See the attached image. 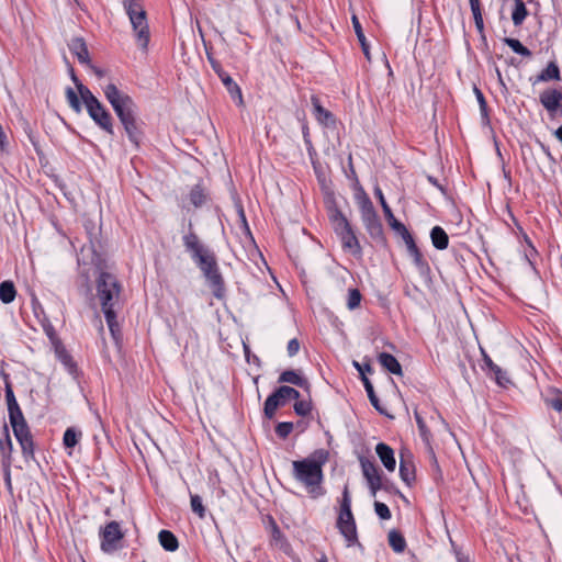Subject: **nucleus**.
<instances>
[{"instance_id":"cd10ccee","label":"nucleus","mask_w":562,"mask_h":562,"mask_svg":"<svg viewBox=\"0 0 562 562\" xmlns=\"http://www.w3.org/2000/svg\"><path fill=\"white\" fill-rule=\"evenodd\" d=\"M362 383L371 405L382 415H387L386 411L381 406L380 400L378 398L373 385L368 376H363Z\"/></svg>"},{"instance_id":"774afa93","label":"nucleus","mask_w":562,"mask_h":562,"mask_svg":"<svg viewBox=\"0 0 562 562\" xmlns=\"http://www.w3.org/2000/svg\"><path fill=\"white\" fill-rule=\"evenodd\" d=\"M471 9H476L480 5V0H469Z\"/></svg>"},{"instance_id":"ea45409f","label":"nucleus","mask_w":562,"mask_h":562,"mask_svg":"<svg viewBox=\"0 0 562 562\" xmlns=\"http://www.w3.org/2000/svg\"><path fill=\"white\" fill-rule=\"evenodd\" d=\"M4 440H0V451L4 459H10L13 447L9 435L8 426H4Z\"/></svg>"},{"instance_id":"37998d69","label":"nucleus","mask_w":562,"mask_h":562,"mask_svg":"<svg viewBox=\"0 0 562 562\" xmlns=\"http://www.w3.org/2000/svg\"><path fill=\"white\" fill-rule=\"evenodd\" d=\"M293 430V423L281 422L276 426V434L279 438L285 439Z\"/></svg>"},{"instance_id":"bf43d9fd","label":"nucleus","mask_w":562,"mask_h":562,"mask_svg":"<svg viewBox=\"0 0 562 562\" xmlns=\"http://www.w3.org/2000/svg\"><path fill=\"white\" fill-rule=\"evenodd\" d=\"M374 193H375L376 198H378V199H379V201H380V204H381V206H382V210L384 211V206H385V205H389V204H387V202H386V200H385V198H384V195H383L382 190H381L380 188H378V187H376V188L374 189Z\"/></svg>"},{"instance_id":"39448f33","label":"nucleus","mask_w":562,"mask_h":562,"mask_svg":"<svg viewBox=\"0 0 562 562\" xmlns=\"http://www.w3.org/2000/svg\"><path fill=\"white\" fill-rule=\"evenodd\" d=\"M336 527L345 538L347 547H357L361 553L364 552V547L358 539L357 525L351 510V497L348 486H345L342 491Z\"/></svg>"},{"instance_id":"f03ea898","label":"nucleus","mask_w":562,"mask_h":562,"mask_svg":"<svg viewBox=\"0 0 562 562\" xmlns=\"http://www.w3.org/2000/svg\"><path fill=\"white\" fill-rule=\"evenodd\" d=\"M329 452L326 449H316L306 458L292 462L293 479L305 487L312 498L324 496L323 467L327 463Z\"/></svg>"},{"instance_id":"f704fd0d","label":"nucleus","mask_w":562,"mask_h":562,"mask_svg":"<svg viewBox=\"0 0 562 562\" xmlns=\"http://www.w3.org/2000/svg\"><path fill=\"white\" fill-rule=\"evenodd\" d=\"M503 42L518 55H521L524 57H531L532 55L531 50L524 46L521 42L517 38L505 37Z\"/></svg>"},{"instance_id":"a18cd8bd","label":"nucleus","mask_w":562,"mask_h":562,"mask_svg":"<svg viewBox=\"0 0 562 562\" xmlns=\"http://www.w3.org/2000/svg\"><path fill=\"white\" fill-rule=\"evenodd\" d=\"M1 376L3 378V381H4L5 402L8 403V402L16 400L13 389H12L10 375L8 373H5L4 371H1Z\"/></svg>"},{"instance_id":"9b49d317","label":"nucleus","mask_w":562,"mask_h":562,"mask_svg":"<svg viewBox=\"0 0 562 562\" xmlns=\"http://www.w3.org/2000/svg\"><path fill=\"white\" fill-rule=\"evenodd\" d=\"M300 397V392L288 385H282L278 387L274 392H272L263 404V413L265 416L269 419L273 418L277 409L280 406H283L289 400H297Z\"/></svg>"},{"instance_id":"412c9836","label":"nucleus","mask_w":562,"mask_h":562,"mask_svg":"<svg viewBox=\"0 0 562 562\" xmlns=\"http://www.w3.org/2000/svg\"><path fill=\"white\" fill-rule=\"evenodd\" d=\"M378 360L380 364L390 373L395 375L403 374L402 366L393 355L387 352H381L378 356Z\"/></svg>"},{"instance_id":"58836bf2","label":"nucleus","mask_w":562,"mask_h":562,"mask_svg":"<svg viewBox=\"0 0 562 562\" xmlns=\"http://www.w3.org/2000/svg\"><path fill=\"white\" fill-rule=\"evenodd\" d=\"M474 93H475L476 100L480 105V112H481L482 120H483V122L488 123L490 117H488V110H487V103H486L485 97H484L483 92L476 87L474 88Z\"/></svg>"},{"instance_id":"a211bd4d","label":"nucleus","mask_w":562,"mask_h":562,"mask_svg":"<svg viewBox=\"0 0 562 562\" xmlns=\"http://www.w3.org/2000/svg\"><path fill=\"white\" fill-rule=\"evenodd\" d=\"M69 50L77 57L78 61L91 66L90 55L86 42L81 37H75L68 44Z\"/></svg>"},{"instance_id":"aec40b11","label":"nucleus","mask_w":562,"mask_h":562,"mask_svg":"<svg viewBox=\"0 0 562 562\" xmlns=\"http://www.w3.org/2000/svg\"><path fill=\"white\" fill-rule=\"evenodd\" d=\"M561 79L560 68L557 61H550L541 72L535 77L530 78L532 85H537L539 82H549L552 80L559 81Z\"/></svg>"},{"instance_id":"69168bd1","label":"nucleus","mask_w":562,"mask_h":562,"mask_svg":"<svg viewBox=\"0 0 562 562\" xmlns=\"http://www.w3.org/2000/svg\"><path fill=\"white\" fill-rule=\"evenodd\" d=\"M427 180L436 188H438L441 192H445V188L439 183V181L437 180V178L432 177V176H428L427 177Z\"/></svg>"},{"instance_id":"f3484780","label":"nucleus","mask_w":562,"mask_h":562,"mask_svg":"<svg viewBox=\"0 0 562 562\" xmlns=\"http://www.w3.org/2000/svg\"><path fill=\"white\" fill-rule=\"evenodd\" d=\"M121 124L124 127V131L130 139V142L135 146L139 147L140 142L144 136V132L142 130V126L137 120V115H134L123 122Z\"/></svg>"},{"instance_id":"c85d7f7f","label":"nucleus","mask_w":562,"mask_h":562,"mask_svg":"<svg viewBox=\"0 0 562 562\" xmlns=\"http://www.w3.org/2000/svg\"><path fill=\"white\" fill-rule=\"evenodd\" d=\"M351 21H352V26H353L355 33L357 35V38L361 45L362 52H363L364 56L367 57V59L370 60L371 57H370L369 44L364 36L360 21L356 15H352Z\"/></svg>"},{"instance_id":"79ce46f5","label":"nucleus","mask_w":562,"mask_h":562,"mask_svg":"<svg viewBox=\"0 0 562 562\" xmlns=\"http://www.w3.org/2000/svg\"><path fill=\"white\" fill-rule=\"evenodd\" d=\"M362 295L358 289H350L348 291L347 306L349 310H356L360 306Z\"/></svg>"},{"instance_id":"72a5a7b5","label":"nucleus","mask_w":562,"mask_h":562,"mask_svg":"<svg viewBox=\"0 0 562 562\" xmlns=\"http://www.w3.org/2000/svg\"><path fill=\"white\" fill-rule=\"evenodd\" d=\"M360 464L362 469V474L366 477L367 482L373 480L374 477H382L379 469L375 463L367 458H360Z\"/></svg>"},{"instance_id":"052dcab7","label":"nucleus","mask_w":562,"mask_h":562,"mask_svg":"<svg viewBox=\"0 0 562 562\" xmlns=\"http://www.w3.org/2000/svg\"><path fill=\"white\" fill-rule=\"evenodd\" d=\"M415 419H416L418 429L420 430V432H424L427 429L426 423L417 412H415Z\"/></svg>"},{"instance_id":"0eeeda50","label":"nucleus","mask_w":562,"mask_h":562,"mask_svg":"<svg viewBox=\"0 0 562 562\" xmlns=\"http://www.w3.org/2000/svg\"><path fill=\"white\" fill-rule=\"evenodd\" d=\"M360 215L362 224L371 239L381 247H386L387 239L384 234L382 222L374 209L370 198L364 194L360 201Z\"/></svg>"},{"instance_id":"ddd939ff","label":"nucleus","mask_w":562,"mask_h":562,"mask_svg":"<svg viewBox=\"0 0 562 562\" xmlns=\"http://www.w3.org/2000/svg\"><path fill=\"white\" fill-rule=\"evenodd\" d=\"M539 102L544 108L550 120L562 117V92L555 88L544 89L539 94Z\"/></svg>"},{"instance_id":"4468645a","label":"nucleus","mask_w":562,"mask_h":562,"mask_svg":"<svg viewBox=\"0 0 562 562\" xmlns=\"http://www.w3.org/2000/svg\"><path fill=\"white\" fill-rule=\"evenodd\" d=\"M207 59L211 64L212 69L218 76L223 85L225 86L227 92L231 94L232 99H238L239 103H243V94L239 86L234 81V79L223 69L221 63L216 60L211 55H207Z\"/></svg>"},{"instance_id":"338daca9","label":"nucleus","mask_w":562,"mask_h":562,"mask_svg":"<svg viewBox=\"0 0 562 562\" xmlns=\"http://www.w3.org/2000/svg\"><path fill=\"white\" fill-rule=\"evenodd\" d=\"M89 67L92 69V71L94 72V75L97 77L102 78L104 76V70H102L101 68H98V67L93 66L92 64Z\"/></svg>"},{"instance_id":"2f4dec72","label":"nucleus","mask_w":562,"mask_h":562,"mask_svg":"<svg viewBox=\"0 0 562 562\" xmlns=\"http://www.w3.org/2000/svg\"><path fill=\"white\" fill-rule=\"evenodd\" d=\"M528 15V10L526 8V4L522 0H515L514 2V10L512 13V20L515 26H519L522 24L525 19Z\"/></svg>"},{"instance_id":"864d4df0","label":"nucleus","mask_w":562,"mask_h":562,"mask_svg":"<svg viewBox=\"0 0 562 562\" xmlns=\"http://www.w3.org/2000/svg\"><path fill=\"white\" fill-rule=\"evenodd\" d=\"M353 366L358 370V372L360 373L361 380L363 379V376H367V373H372L373 372V368L368 362L359 363L357 361H353Z\"/></svg>"},{"instance_id":"6e6552de","label":"nucleus","mask_w":562,"mask_h":562,"mask_svg":"<svg viewBox=\"0 0 562 562\" xmlns=\"http://www.w3.org/2000/svg\"><path fill=\"white\" fill-rule=\"evenodd\" d=\"M103 93L120 122L137 115V105L134 99L130 94L120 90L114 83H108L104 86Z\"/></svg>"},{"instance_id":"f257e3e1","label":"nucleus","mask_w":562,"mask_h":562,"mask_svg":"<svg viewBox=\"0 0 562 562\" xmlns=\"http://www.w3.org/2000/svg\"><path fill=\"white\" fill-rule=\"evenodd\" d=\"M190 231L182 236V243L191 260L199 268L204 277L214 297L223 300L226 294L225 280L221 272L215 252L204 245L199 236L192 231V223H189Z\"/></svg>"},{"instance_id":"49530a36","label":"nucleus","mask_w":562,"mask_h":562,"mask_svg":"<svg viewBox=\"0 0 562 562\" xmlns=\"http://www.w3.org/2000/svg\"><path fill=\"white\" fill-rule=\"evenodd\" d=\"M471 11L473 14V19H474V23H475V27H476L477 32L484 37V22H483L481 5H477L476 9H471Z\"/></svg>"},{"instance_id":"13d9d810","label":"nucleus","mask_w":562,"mask_h":562,"mask_svg":"<svg viewBox=\"0 0 562 562\" xmlns=\"http://www.w3.org/2000/svg\"><path fill=\"white\" fill-rule=\"evenodd\" d=\"M536 143L539 145V147L541 148V150L543 151V154L549 158V160H551L552 162H555V158L553 157V155L551 154V150L549 148V146H547L546 144H543L540 139H536Z\"/></svg>"},{"instance_id":"4c0bfd02","label":"nucleus","mask_w":562,"mask_h":562,"mask_svg":"<svg viewBox=\"0 0 562 562\" xmlns=\"http://www.w3.org/2000/svg\"><path fill=\"white\" fill-rule=\"evenodd\" d=\"M66 99H67V101L69 103V106L76 113H80L81 112V102H80L79 95L77 94V92L71 87H67L66 88Z\"/></svg>"},{"instance_id":"de8ad7c7","label":"nucleus","mask_w":562,"mask_h":562,"mask_svg":"<svg viewBox=\"0 0 562 562\" xmlns=\"http://www.w3.org/2000/svg\"><path fill=\"white\" fill-rule=\"evenodd\" d=\"M374 510L375 514L383 520H387L392 516L389 506L381 502H374Z\"/></svg>"},{"instance_id":"7c9ffc66","label":"nucleus","mask_w":562,"mask_h":562,"mask_svg":"<svg viewBox=\"0 0 562 562\" xmlns=\"http://www.w3.org/2000/svg\"><path fill=\"white\" fill-rule=\"evenodd\" d=\"M387 538H389V544L393 549L394 552H396V553L404 552V550L406 548V540H405L404 536L398 530L392 529L389 532Z\"/></svg>"},{"instance_id":"bb28decb","label":"nucleus","mask_w":562,"mask_h":562,"mask_svg":"<svg viewBox=\"0 0 562 562\" xmlns=\"http://www.w3.org/2000/svg\"><path fill=\"white\" fill-rule=\"evenodd\" d=\"M408 255L412 257L413 262L420 276H428L430 273V266L424 258L418 247L412 251H408Z\"/></svg>"},{"instance_id":"8fccbe9b","label":"nucleus","mask_w":562,"mask_h":562,"mask_svg":"<svg viewBox=\"0 0 562 562\" xmlns=\"http://www.w3.org/2000/svg\"><path fill=\"white\" fill-rule=\"evenodd\" d=\"M400 236L403 238V240H404V243L406 245L407 252L417 248V245H416L412 234L409 233V231L407 228L404 232H402L400 234Z\"/></svg>"},{"instance_id":"423d86ee","label":"nucleus","mask_w":562,"mask_h":562,"mask_svg":"<svg viewBox=\"0 0 562 562\" xmlns=\"http://www.w3.org/2000/svg\"><path fill=\"white\" fill-rule=\"evenodd\" d=\"M329 221L333 225L335 234L338 236L344 250L351 252L353 256H361L362 248L356 232L338 207H333L329 211Z\"/></svg>"},{"instance_id":"2eb2a0df","label":"nucleus","mask_w":562,"mask_h":562,"mask_svg":"<svg viewBox=\"0 0 562 562\" xmlns=\"http://www.w3.org/2000/svg\"><path fill=\"white\" fill-rule=\"evenodd\" d=\"M311 103L313 106V115L315 120L324 127L335 128L336 127V117L335 115L327 109H325L321 104V100L317 95L313 94L311 97Z\"/></svg>"},{"instance_id":"9d476101","label":"nucleus","mask_w":562,"mask_h":562,"mask_svg":"<svg viewBox=\"0 0 562 562\" xmlns=\"http://www.w3.org/2000/svg\"><path fill=\"white\" fill-rule=\"evenodd\" d=\"M124 531L121 524L112 520L106 522L99 530L100 549L106 554H111L122 548V540L124 539Z\"/></svg>"},{"instance_id":"20e7f679","label":"nucleus","mask_w":562,"mask_h":562,"mask_svg":"<svg viewBox=\"0 0 562 562\" xmlns=\"http://www.w3.org/2000/svg\"><path fill=\"white\" fill-rule=\"evenodd\" d=\"M122 5L130 19L137 46L146 53L150 41V31L142 0H122Z\"/></svg>"},{"instance_id":"f8f14e48","label":"nucleus","mask_w":562,"mask_h":562,"mask_svg":"<svg viewBox=\"0 0 562 562\" xmlns=\"http://www.w3.org/2000/svg\"><path fill=\"white\" fill-rule=\"evenodd\" d=\"M25 461L34 459V441L25 418L10 423Z\"/></svg>"},{"instance_id":"393cba45","label":"nucleus","mask_w":562,"mask_h":562,"mask_svg":"<svg viewBox=\"0 0 562 562\" xmlns=\"http://www.w3.org/2000/svg\"><path fill=\"white\" fill-rule=\"evenodd\" d=\"M544 404L548 408L555 411L562 418V391L553 390L549 392L544 398Z\"/></svg>"},{"instance_id":"7ed1b4c3","label":"nucleus","mask_w":562,"mask_h":562,"mask_svg":"<svg viewBox=\"0 0 562 562\" xmlns=\"http://www.w3.org/2000/svg\"><path fill=\"white\" fill-rule=\"evenodd\" d=\"M95 290L108 327L116 338L120 327L114 307L121 293V284L114 274L101 271L95 280Z\"/></svg>"},{"instance_id":"6e6d98bb","label":"nucleus","mask_w":562,"mask_h":562,"mask_svg":"<svg viewBox=\"0 0 562 562\" xmlns=\"http://www.w3.org/2000/svg\"><path fill=\"white\" fill-rule=\"evenodd\" d=\"M457 562H474L469 554H465L460 548L452 546Z\"/></svg>"},{"instance_id":"b1692460","label":"nucleus","mask_w":562,"mask_h":562,"mask_svg":"<svg viewBox=\"0 0 562 562\" xmlns=\"http://www.w3.org/2000/svg\"><path fill=\"white\" fill-rule=\"evenodd\" d=\"M188 199L191 205L194 207H201L204 205L209 199V195L205 189L200 184H195L191 188Z\"/></svg>"},{"instance_id":"603ef678","label":"nucleus","mask_w":562,"mask_h":562,"mask_svg":"<svg viewBox=\"0 0 562 562\" xmlns=\"http://www.w3.org/2000/svg\"><path fill=\"white\" fill-rule=\"evenodd\" d=\"M368 485L372 496H375L379 490H387V487L382 484V477H374L373 480H370L368 482Z\"/></svg>"},{"instance_id":"e2e57ef3","label":"nucleus","mask_w":562,"mask_h":562,"mask_svg":"<svg viewBox=\"0 0 562 562\" xmlns=\"http://www.w3.org/2000/svg\"><path fill=\"white\" fill-rule=\"evenodd\" d=\"M70 75H71V80L74 81V83L78 90V93L80 94V88L86 87V86L77 78L72 68L70 70Z\"/></svg>"},{"instance_id":"a19ab883","label":"nucleus","mask_w":562,"mask_h":562,"mask_svg":"<svg viewBox=\"0 0 562 562\" xmlns=\"http://www.w3.org/2000/svg\"><path fill=\"white\" fill-rule=\"evenodd\" d=\"M191 509L200 518L205 517V507L202 504V498L196 494L190 496Z\"/></svg>"},{"instance_id":"a878e982","label":"nucleus","mask_w":562,"mask_h":562,"mask_svg":"<svg viewBox=\"0 0 562 562\" xmlns=\"http://www.w3.org/2000/svg\"><path fill=\"white\" fill-rule=\"evenodd\" d=\"M158 540H159L160 546L166 551H169V552L176 551L179 547L177 537L170 530L162 529L158 533Z\"/></svg>"},{"instance_id":"c03bdc74","label":"nucleus","mask_w":562,"mask_h":562,"mask_svg":"<svg viewBox=\"0 0 562 562\" xmlns=\"http://www.w3.org/2000/svg\"><path fill=\"white\" fill-rule=\"evenodd\" d=\"M312 411V404L308 401H296L294 404V412L296 415L305 417L310 415Z\"/></svg>"},{"instance_id":"09e8293b","label":"nucleus","mask_w":562,"mask_h":562,"mask_svg":"<svg viewBox=\"0 0 562 562\" xmlns=\"http://www.w3.org/2000/svg\"><path fill=\"white\" fill-rule=\"evenodd\" d=\"M239 218H240V228L243 229L244 234L246 235V237L249 238L250 241H255L254 237H252V234H251V231L249 228V225L247 223V218H246V215H245V212H244V209L240 207L239 211Z\"/></svg>"},{"instance_id":"6ab92c4d","label":"nucleus","mask_w":562,"mask_h":562,"mask_svg":"<svg viewBox=\"0 0 562 562\" xmlns=\"http://www.w3.org/2000/svg\"><path fill=\"white\" fill-rule=\"evenodd\" d=\"M375 452L381 460L382 464L389 472H393L396 468V460L394 450L384 442H379L375 446Z\"/></svg>"},{"instance_id":"1a4fd4ad","label":"nucleus","mask_w":562,"mask_h":562,"mask_svg":"<svg viewBox=\"0 0 562 562\" xmlns=\"http://www.w3.org/2000/svg\"><path fill=\"white\" fill-rule=\"evenodd\" d=\"M80 98L86 105L89 116L94 123L108 134L113 135V117L111 113L93 95L88 87L80 88Z\"/></svg>"},{"instance_id":"473e14b6","label":"nucleus","mask_w":562,"mask_h":562,"mask_svg":"<svg viewBox=\"0 0 562 562\" xmlns=\"http://www.w3.org/2000/svg\"><path fill=\"white\" fill-rule=\"evenodd\" d=\"M16 290L12 281H3L0 283V301L9 304L14 301Z\"/></svg>"},{"instance_id":"dca6fc26","label":"nucleus","mask_w":562,"mask_h":562,"mask_svg":"<svg viewBox=\"0 0 562 562\" xmlns=\"http://www.w3.org/2000/svg\"><path fill=\"white\" fill-rule=\"evenodd\" d=\"M400 476L407 486H412V484L415 482V464L413 454L408 450L401 451Z\"/></svg>"},{"instance_id":"c756f323","label":"nucleus","mask_w":562,"mask_h":562,"mask_svg":"<svg viewBox=\"0 0 562 562\" xmlns=\"http://www.w3.org/2000/svg\"><path fill=\"white\" fill-rule=\"evenodd\" d=\"M82 438V431L76 427H68L63 436V443L66 449L74 448Z\"/></svg>"},{"instance_id":"680f3d73","label":"nucleus","mask_w":562,"mask_h":562,"mask_svg":"<svg viewBox=\"0 0 562 562\" xmlns=\"http://www.w3.org/2000/svg\"><path fill=\"white\" fill-rule=\"evenodd\" d=\"M61 361H63V363L65 366H67L69 368L70 371L76 368V364H75V362L72 361V358L69 355H65L61 358Z\"/></svg>"},{"instance_id":"5fc2aeb1","label":"nucleus","mask_w":562,"mask_h":562,"mask_svg":"<svg viewBox=\"0 0 562 562\" xmlns=\"http://www.w3.org/2000/svg\"><path fill=\"white\" fill-rule=\"evenodd\" d=\"M300 350V341L297 338L289 340L286 351L289 357H294Z\"/></svg>"},{"instance_id":"c9c22d12","label":"nucleus","mask_w":562,"mask_h":562,"mask_svg":"<svg viewBox=\"0 0 562 562\" xmlns=\"http://www.w3.org/2000/svg\"><path fill=\"white\" fill-rule=\"evenodd\" d=\"M384 216L390 225V227L396 232L398 235L404 232L406 229V226L396 220V217L394 216L390 205H385L384 206Z\"/></svg>"},{"instance_id":"3c124183","label":"nucleus","mask_w":562,"mask_h":562,"mask_svg":"<svg viewBox=\"0 0 562 562\" xmlns=\"http://www.w3.org/2000/svg\"><path fill=\"white\" fill-rule=\"evenodd\" d=\"M482 356H483V362H484L486 369H488L490 372H492V373H501V367L495 364L493 362V360L491 359V357L483 349H482Z\"/></svg>"},{"instance_id":"e433bc0d","label":"nucleus","mask_w":562,"mask_h":562,"mask_svg":"<svg viewBox=\"0 0 562 562\" xmlns=\"http://www.w3.org/2000/svg\"><path fill=\"white\" fill-rule=\"evenodd\" d=\"M7 406H8V415H9L10 423L24 418L22 409L16 400L8 402Z\"/></svg>"},{"instance_id":"0e129e2a","label":"nucleus","mask_w":562,"mask_h":562,"mask_svg":"<svg viewBox=\"0 0 562 562\" xmlns=\"http://www.w3.org/2000/svg\"><path fill=\"white\" fill-rule=\"evenodd\" d=\"M272 538L276 541L282 538V532L276 522L272 524Z\"/></svg>"},{"instance_id":"5701e85b","label":"nucleus","mask_w":562,"mask_h":562,"mask_svg":"<svg viewBox=\"0 0 562 562\" xmlns=\"http://www.w3.org/2000/svg\"><path fill=\"white\" fill-rule=\"evenodd\" d=\"M278 381L280 383H290L299 387L308 389L310 383L308 381L301 376L299 373H296L294 370H285L283 371Z\"/></svg>"},{"instance_id":"4be33fe9","label":"nucleus","mask_w":562,"mask_h":562,"mask_svg":"<svg viewBox=\"0 0 562 562\" xmlns=\"http://www.w3.org/2000/svg\"><path fill=\"white\" fill-rule=\"evenodd\" d=\"M430 239H431L432 246L437 250H445L449 246V236L446 233V231L439 225H436L431 228Z\"/></svg>"},{"instance_id":"4d7b16f0","label":"nucleus","mask_w":562,"mask_h":562,"mask_svg":"<svg viewBox=\"0 0 562 562\" xmlns=\"http://www.w3.org/2000/svg\"><path fill=\"white\" fill-rule=\"evenodd\" d=\"M493 374H494V379L498 385L505 386L507 383H509V379L507 378L506 372H504L502 369H501V373H493Z\"/></svg>"}]
</instances>
